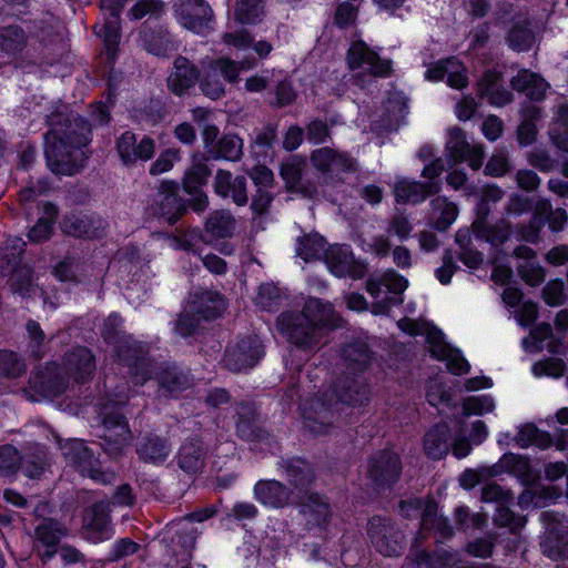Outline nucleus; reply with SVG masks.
<instances>
[{"instance_id": "obj_54", "label": "nucleus", "mask_w": 568, "mask_h": 568, "mask_svg": "<svg viewBox=\"0 0 568 568\" xmlns=\"http://www.w3.org/2000/svg\"><path fill=\"white\" fill-rule=\"evenodd\" d=\"M432 206L434 214L439 212V215L436 216L435 221V226L437 230L445 231L457 217V206L444 197H437L433 200Z\"/></svg>"}, {"instance_id": "obj_19", "label": "nucleus", "mask_w": 568, "mask_h": 568, "mask_svg": "<svg viewBox=\"0 0 568 568\" xmlns=\"http://www.w3.org/2000/svg\"><path fill=\"white\" fill-rule=\"evenodd\" d=\"M179 183L171 180L162 181L154 202V213L174 224L185 212L179 195Z\"/></svg>"}, {"instance_id": "obj_7", "label": "nucleus", "mask_w": 568, "mask_h": 568, "mask_svg": "<svg viewBox=\"0 0 568 568\" xmlns=\"http://www.w3.org/2000/svg\"><path fill=\"white\" fill-rule=\"evenodd\" d=\"M302 412L304 427L317 436L329 434L339 416V408L327 394L313 397L303 405Z\"/></svg>"}, {"instance_id": "obj_21", "label": "nucleus", "mask_w": 568, "mask_h": 568, "mask_svg": "<svg viewBox=\"0 0 568 568\" xmlns=\"http://www.w3.org/2000/svg\"><path fill=\"white\" fill-rule=\"evenodd\" d=\"M427 342L432 355L439 361H446L449 372L455 375L468 373L470 368L468 362L462 356L459 351L452 348L444 342L443 334L439 331L428 332Z\"/></svg>"}, {"instance_id": "obj_57", "label": "nucleus", "mask_w": 568, "mask_h": 568, "mask_svg": "<svg viewBox=\"0 0 568 568\" xmlns=\"http://www.w3.org/2000/svg\"><path fill=\"white\" fill-rule=\"evenodd\" d=\"M305 166V160L300 156H292L282 163L280 173L288 191L303 178Z\"/></svg>"}, {"instance_id": "obj_11", "label": "nucleus", "mask_w": 568, "mask_h": 568, "mask_svg": "<svg viewBox=\"0 0 568 568\" xmlns=\"http://www.w3.org/2000/svg\"><path fill=\"white\" fill-rule=\"evenodd\" d=\"M400 474V457L392 450H379L368 459L367 476L378 489L390 487Z\"/></svg>"}, {"instance_id": "obj_9", "label": "nucleus", "mask_w": 568, "mask_h": 568, "mask_svg": "<svg viewBox=\"0 0 568 568\" xmlns=\"http://www.w3.org/2000/svg\"><path fill=\"white\" fill-rule=\"evenodd\" d=\"M179 23L197 34L212 30L214 12L205 0H179L173 6Z\"/></svg>"}, {"instance_id": "obj_38", "label": "nucleus", "mask_w": 568, "mask_h": 568, "mask_svg": "<svg viewBox=\"0 0 568 568\" xmlns=\"http://www.w3.org/2000/svg\"><path fill=\"white\" fill-rule=\"evenodd\" d=\"M211 158L206 154H194L192 163L186 169L183 176V190L187 194H193L196 189L204 185L211 176L212 170L207 163Z\"/></svg>"}, {"instance_id": "obj_23", "label": "nucleus", "mask_w": 568, "mask_h": 568, "mask_svg": "<svg viewBox=\"0 0 568 568\" xmlns=\"http://www.w3.org/2000/svg\"><path fill=\"white\" fill-rule=\"evenodd\" d=\"M200 79V70L187 58L179 55L173 62V70L166 79L169 90L182 97L195 85Z\"/></svg>"}, {"instance_id": "obj_3", "label": "nucleus", "mask_w": 568, "mask_h": 568, "mask_svg": "<svg viewBox=\"0 0 568 568\" xmlns=\"http://www.w3.org/2000/svg\"><path fill=\"white\" fill-rule=\"evenodd\" d=\"M122 320L118 314L110 315L103 325L102 335L108 343H114L118 359L129 367L135 385H143L149 378L150 358L148 349L131 336H121Z\"/></svg>"}, {"instance_id": "obj_58", "label": "nucleus", "mask_w": 568, "mask_h": 568, "mask_svg": "<svg viewBox=\"0 0 568 568\" xmlns=\"http://www.w3.org/2000/svg\"><path fill=\"white\" fill-rule=\"evenodd\" d=\"M338 153V150L328 146L320 148L311 153L310 160L318 172L326 175L333 173L334 161H336Z\"/></svg>"}, {"instance_id": "obj_35", "label": "nucleus", "mask_w": 568, "mask_h": 568, "mask_svg": "<svg viewBox=\"0 0 568 568\" xmlns=\"http://www.w3.org/2000/svg\"><path fill=\"white\" fill-rule=\"evenodd\" d=\"M178 466L186 474L199 473L204 464V448L197 437L186 439L176 456Z\"/></svg>"}, {"instance_id": "obj_1", "label": "nucleus", "mask_w": 568, "mask_h": 568, "mask_svg": "<svg viewBox=\"0 0 568 568\" xmlns=\"http://www.w3.org/2000/svg\"><path fill=\"white\" fill-rule=\"evenodd\" d=\"M49 132L44 134L48 168L59 175H74L89 158L91 124L79 114L55 112L48 116Z\"/></svg>"}, {"instance_id": "obj_12", "label": "nucleus", "mask_w": 568, "mask_h": 568, "mask_svg": "<svg viewBox=\"0 0 568 568\" xmlns=\"http://www.w3.org/2000/svg\"><path fill=\"white\" fill-rule=\"evenodd\" d=\"M116 153L125 165H134L136 162H148L155 154V141L143 135L140 140L132 131H125L115 140Z\"/></svg>"}, {"instance_id": "obj_36", "label": "nucleus", "mask_w": 568, "mask_h": 568, "mask_svg": "<svg viewBox=\"0 0 568 568\" xmlns=\"http://www.w3.org/2000/svg\"><path fill=\"white\" fill-rule=\"evenodd\" d=\"M423 447L425 454L432 459H440L450 448V429L446 424H437L424 436Z\"/></svg>"}, {"instance_id": "obj_37", "label": "nucleus", "mask_w": 568, "mask_h": 568, "mask_svg": "<svg viewBox=\"0 0 568 568\" xmlns=\"http://www.w3.org/2000/svg\"><path fill=\"white\" fill-rule=\"evenodd\" d=\"M104 438L110 444H114V450L121 448L131 439V430L125 417L118 413L111 412L103 417Z\"/></svg>"}, {"instance_id": "obj_63", "label": "nucleus", "mask_w": 568, "mask_h": 568, "mask_svg": "<svg viewBox=\"0 0 568 568\" xmlns=\"http://www.w3.org/2000/svg\"><path fill=\"white\" fill-rule=\"evenodd\" d=\"M494 407V399L488 395L469 396L463 402V412L466 416L490 413Z\"/></svg>"}, {"instance_id": "obj_6", "label": "nucleus", "mask_w": 568, "mask_h": 568, "mask_svg": "<svg viewBox=\"0 0 568 568\" xmlns=\"http://www.w3.org/2000/svg\"><path fill=\"white\" fill-rule=\"evenodd\" d=\"M346 62L351 71L357 77L371 75L373 78H386L392 72L389 60L382 59L377 52L368 47L363 40L351 43Z\"/></svg>"}, {"instance_id": "obj_22", "label": "nucleus", "mask_w": 568, "mask_h": 568, "mask_svg": "<svg viewBox=\"0 0 568 568\" xmlns=\"http://www.w3.org/2000/svg\"><path fill=\"white\" fill-rule=\"evenodd\" d=\"M295 504L300 505L301 514L308 528L323 527L331 519V505L324 496L317 493L305 491V495L298 498Z\"/></svg>"}, {"instance_id": "obj_43", "label": "nucleus", "mask_w": 568, "mask_h": 568, "mask_svg": "<svg viewBox=\"0 0 568 568\" xmlns=\"http://www.w3.org/2000/svg\"><path fill=\"white\" fill-rule=\"evenodd\" d=\"M243 140L236 134H224L219 139L216 146L211 151L209 158L212 160H224L237 162L243 156Z\"/></svg>"}, {"instance_id": "obj_24", "label": "nucleus", "mask_w": 568, "mask_h": 568, "mask_svg": "<svg viewBox=\"0 0 568 568\" xmlns=\"http://www.w3.org/2000/svg\"><path fill=\"white\" fill-rule=\"evenodd\" d=\"M335 404L362 406L368 402L369 390L364 379L358 376L339 377L334 386Z\"/></svg>"}, {"instance_id": "obj_5", "label": "nucleus", "mask_w": 568, "mask_h": 568, "mask_svg": "<svg viewBox=\"0 0 568 568\" xmlns=\"http://www.w3.org/2000/svg\"><path fill=\"white\" fill-rule=\"evenodd\" d=\"M61 450L67 462L72 465L82 476H88L103 485L111 484L115 474L102 470L100 462L94 458L92 450L80 439H70L61 445Z\"/></svg>"}, {"instance_id": "obj_10", "label": "nucleus", "mask_w": 568, "mask_h": 568, "mask_svg": "<svg viewBox=\"0 0 568 568\" xmlns=\"http://www.w3.org/2000/svg\"><path fill=\"white\" fill-rule=\"evenodd\" d=\"M446 153L452 165L466 161L473 170L480 169L485 158L483 145L470 144L465 131L457 126L448 130Z\"/></svg>"}, {"instance_id": "obj_55", "label": "nucleus", "mask_w": 568, "mask_h": 568, "mask_svg": "<svg viewBox=\"0 0 568 568\" xmlns=\"http://www.w3.org/2000/svg\"><path fill=\"white\" fill-rule=\"evenodd\" d=\"M343 358L354 371L364 369L371 359L369 352L365 344H349L343 349Z\"/></svg>"}, {"instance_id": "obj_32", "label": "nucleus", "mask_w": 568, "mask_h": 568, "mask_svg": "<svg viewBox=\"0 0 568 568\" xmlns=\"http://www.w3.org/2000/svg\"><path fill=\"white\" fill-rule=\"evenodd\" d=\"M500 75L496 71H487L478 82V94L495 106H504L513 102L514 94L499 85Z\"/></svg>"}, {"instance_id": "obj_42", "label": "nucleus", "mask_w": 568, "mask_h": 568, "mask_svg": "<svg viewBox=\"0 0 568 568\" xmlns=\"http://www.w3.org/2000/svg\"><path fill=\"white\" fill-rule=\"evenodd\" d=\"M327 242L318 233H307L296 240V255L305 262L317 261L324 257Z\"/></svg>"}, {"instance_id": "obj_2", "label": "nucleus", "mask_w": 568, "mask_h": 568, "mask_svg": "<svg viewBox=\"0 0 568 568\" xmlns=\"http://www.w3.org/2000/svg\"><path fill=\"white\" fill-rule=\"evenodd\" d=\"M342 325L333 305L317 297H308L300 313L284 312L276 320V327L286 339L303 351H312L322 342L324 329Z\"/></svg>"}, {"instance_id": "obj_30", "label": "nucleus", "mask_w": 568, "mask_h": 568, "mask_svg": "<svg viewBox=\"0 0 568 568\" xmlns=\"http://www.w3.org/2000/svg\"><path fill=\"white\" fill-rule=\"evenodd\" d=\"M140 41L144 50L156 57H166L178 49L170 31L163 27H144L140 32Z\"/></svg>"}, {"instance_id": "obj_39", "label": "nucleus", "mask_w": 568, "mask_h": 568, "mask_svg": "<svg viewBox=\"0 0 568 568\" xmlns=\"http://www.w3.org/2000/svg\"><path fill=\"white\" fill-rule=\"evenodd\" d=\"M26 242L18 236L8 237L0 244V278L9 276L21 263Z\"/></svg>"}, {"instance_id": "obj_44", "label": "nucleus", "mask_w": 568, "mask_h": 568, "mask_svg": "<svg viewBox=\"0 0 568 568\" xmlns=\"http://www.w3.org/2000/svg\"><path fill=\"white\" fill-rule=\"evenodd\" d=\"M27 44L24 31L18 26H9L0 30V55H16Z\"/></svg>"}, {"instance_id": "obj_46", "label": "nucleus", "mask_w": 568, "mask_h": 568, "mask_svg": "<svg viewBox=\"0 0 568 568\" xmlns=\"http://www.w3.org/2000/svg\"><path fill=\"white\" fill-rule=\"evenodd\" d=\"M64 233L75 237L97 236V229L89 216L71 214L65 216L62 222Z\"/></svg>"}, {"instance_id": "obj_62", "label": "nucleus", "mask_w": 568, "mask_h": 568, "mask_svg": "<svg viewBox=\"0 0 568 568\" xmlns=\"http://www.w3.org/2000/svg\"><path fill=\"white\" fill-rule=\"evenodd\" d=\"M181 152L179 149H165L160 153L158 159L152 162L149 169V173L153 176L163 174L173 169L174 163L180 161Z\"/></svg>"}, {"instance_id": "obj_51", "label": "nucleus", "mask_w": 568, "mask_h": 568, "mask_svg": "<svg viewBox=\"0 0 568 568\" xmlns=\"http://www.w3.org/2000/svg\"><path fill=\"white\" fill-rule=\"evenodd\" d=\"M197 82L202 93L212 100H219L225 95L224 83L221 81L219 73L211 64Z\"/></svg>"}, {"instance_id": "obj_50", "label": "nucleus", "mask_w": 568, "mask_h": 568, "mask_svg": "<svg viewBox=\"0 0 568 568\" xmlns=\"http://www.w3.org/2000/svg\"><path fill=\"white\" fill-rule=\"evenodd\" d=\"M263 12L262 0H237L234 16L242 24H253L260 21Z\"/></svg>"}, {"instance_id": "obj_48", "label": "nucleus", "mask_w": 568, "mask_h": 568, "mask_svg": "<svg viewBox=\"0 0 568 568\" xmlns=\"http://www.w3.org/2000/svg\"><path fill=\"white\" fill-rule=\"evenodd\" d=\"M515 440L521 448H527L530 445H536L540 448H547L552 443L548 434L540 432L532 424H526L520 427L515 437Z\"/></svg>"}, {"instance_id": "obj_56", "label": "nucleus", "mask_w": 568, "mask_h": 568, "mask_svg": "<svg viewBox=\"0 0 568 568\" xmlns=\"http://www.w3.org/2000/svg\"><path fill=\"white\" fill-rule=\"evenodd\" d=\"M103 38L109 60H113L116 54L120 41V23L115 20H106L105 23L97 31Z\"/></svg>"}, {"instance_id": "obj_14", "label": "nucleus", "mask_w": 568, "mask_h": 568, "mask_svg": "<svg viewBox=\"0 0 568 568\" xmlns=\"http://www.w3.org/2000/svg\"><path fill=\"white\" fill-rule=\"evenodd\" d=\"M150 378H154L158 382V393L161 396L175 397L193 384V378L189 372L175 364H165L153 369L150 362L148 379Z\"/></svg>"}, {"instance_id": "obj_16", "label": "nucleus", "mask_w": 568, "mask_h": 568, "mask_svg": "<svg viewBox=\"0 0 568 568\" xmlns=\"http://www.w3.org/2000/svg\"><path fill=\"white\" fill-rule=\"evenodd\" d=\"M83 529L87 539L92 542H101L111 538L112 528L109 501H97L85 509Z\"/></svg>"}, {"instance_id": "obj_4", "label": "nucleus", "mask_w": 568, "mask_h": 568, "mask_svg": "<svg viewBox=\"0 0 568 568\" xmlns=\"http://www.w3.org/2000/svg\"><path fill=\"white\" fill-rule=\"evenodd\" d=\"M68 385L69 381L62 367L51 362L30 377L29 387L23 389V396L30 402L51 399L60 396Z\"/></svg>"}, {"instance_id": "obj_45", "label": "nucleus", "mask_w": 568, "mask_h": 568, "mask_svg": "<svg viewBox=\"0 0 568 568\" xmlns=\"http://www.w3.org/2000/svg\"><path fill=\"white\" fill-rule=\"evenodd\" d=\"M537 214L542 220L546 217L548 227L551 232L558 233L564 231L568 223V214L564 209H552L551 203L547 199H540L536 202Z\"/></svg>"}, {"instance_id": "obj_15", "label": "nucleus", "mask_w": 568, "mask_h": 568, "mask_svg": "<svg viewBox=\"0 0 568 568\" xmlns=\"http://www.w3.org/2000/svg\"><path fill=\"white\" fill-rule=\"evenodd\" d=\"M68 534L65 525L57 519H44L34 526V545L43 562L57 554L60 540Z\"/></svg>"}, {"instance_id": "obj_61", "label": "nucleus", "mask_w": 568, "mask_h": 568, "mask_svg": "<svg viewBox=\"0 0 568 568\" xmlns=\"http://www.w3.org/2000/svg\"><path fill=\"white\" fill-rule=\"evenodd\" d=\"M256 304L265 311H274L280 306L281 293L272 283L262 284L255 297Z\"/></svg>"}, {"instance_id": "obj_49", "label": "nucleus", "mask_w": 568, "mask_h": 568, "mask_svg": "<svg viewBox=\"0 0 568 568\" xmlns=\"http://www.w3.org/2000/svg\"><path fill=\"white\" fill-rule=\"evenodd\" d=\"M28 349L36 358H41L47 353V336L40 324L29 320L26 324Z\"/></svg>"}, {"instance_id": "obj_18", "label": "nucleus", "mask_w": 568, "mask_h": 568, "mask_svg": "<svg viewBox=\"0 0 568 568\" xmlns=\"http://www.w3.org/2000/svg\"><path fill=\"white\" fill-rule=\"evenodd\" d=\"M213 190L220 197L231 199L236 206H245L250 200L245 176H234L231 171L224 169L215 172Z\"/></svg>"}, {"instance_id": "obj_52", "label": "nucleus", "mask_w": 568, "mask_h": 568, "mask_svg": "<svg viewBox=\"0 0 568 568\" xmlns=\"http://www.w3.org/2000/svg\"><path fill=\"white\" fill-rule=\"evenodd\" d=\"M24 361L12 351H0V376L18 378L26 373Z\"/></svg>"}, {"instance_id": "obj_64", "label": "nucleus", "mask_w": 568, "mask_h": 568, "mask_svg": "<svg viewBox=\"0 0 568 568\" xmlns=\"http://www.w3.org/2000/svg\"><path fill=\"white\" fill-rule=\"evenodd\" d=\"M534 40L532 32L523 24H515L507 37L510 48L516 51H526L530 48Z\"/></svg>"}, {"instance_id": "obj_28", "label": "nucleus", "mask_w": 568, "mask_h": 568, "mask_svg": "<svg viewBox=\"0 0 568 568\" xmlns=\"http://www.w3.org/2000/svg\"><path fill=\"white\" fill-rule=\"evenodd\" d=\"M225 308V298L217 291L197 290L190 296V310L204 320L221 316Z\"/></svg>"}, {"instance_id": "obj_33", "label": "nucleus", "mask_w": 568, "mask_h": 568, "mask_svg": "<svg viewBox=\"0 0 568 568\" xmlns=\"http://www.w3.org/2000/svg\"><path fill=\"white\" fill-rule=\"evenodd\" d=\"M511 88L520 93H525L529 100L540 101L545 98L549 84L537 73L529 70H520L517 75L510 80Z\"/></svg>"}, {"instance_id": "obj_31", "label": "nucleus", "mask_w": 568, "mask_h": 568, "mask_svg": "<svg viewBox=\"0 0 568 568\" xmlns=\"http://www.w3.org/2000/svg\"><path fill=\"white\" fill-rule=\"evenodd\" d=\"M438 506L434 500H428L424 507L422 513V523L420 530L418 531L413 546L418 547L422 540L424 539L425 530H435L443 538H448L453 536V527L449 525L448 519L442 516H438Z\"/></svg>"}, {"instance_id": "obj_29", "label": "nucleus", "mask_w": 568, "mask_h": 568, "mask_svg": "<svg viewBox=\"0 0 568 568\" xmlns=\"http://www.w3.org/2000/svg\"><path fill=\"white\" fill-rule=\"evenodd\" d=\"M281 466L287 475L296 500L303 497L305 491H311L310 486L315 480L314 469L311 464L300 458H293L282 462Z\"/></svg>"}, {"instance_id": "obj_53", "label": "nucleus", "mask_w": 568, "mask_h": 568, "mask_svg": "<svg viewBox=\"0 0 568 568\" xmlns=\"http://www.w3.org/2000/svg\"><path fill=\"white\" fill-rule=\"evenodd\" d=\"M22 471L31 479L40 478L48 467L47 454L43 449H37L33 453L21 457L20 464Z\"/></svg>"}, {"instance_id": "obj_41", "label": "nucleus", "mask_w": 568, "mask_h": 568, "mask_svg": "<svg viewBox=\"0 0 568 568\" xmlns=\"http://www.w3.org/2000/svg\"><path fill=\"white\" fill-rule=\"evenodd\" d=\"M204 230L214 239L232 237L236 230V219L230 210L212 211L205 220Z\"/></svg>"}, {"instance_id": "obj_47", "label": "nucleus", "mask_w": 568, "mask_h": 568, "mask_svg": "<svg viewBox=\"0 0 568 568\" xmlns=\"http://www.w3.org/2000/svg\"><path fill=\"white\" fill-rule=\"evenodd\" d=\"M8 277L10 290L21 297L30 296L33 291L32 271L28 265H20L11 271Z\"/></svg>"}, {"instance_id": "obj_59", "label": "nucleus", "mask_w": 568, "mask_h": 568, "mask_svg": "<svg viewBox=\"0 0 568 568\" xmlns=\"http://www.w3.org/2000/svg\"><path fill=\"white\" fill-rule=\"evenodd\" d=\"M21 464L18 449L11 445L0 446V476H12Z\"/></svg>"}, {"instance_id": "obj_26", "label": "nucleus", "mask_w": 568, "mask_h": 568, "mask_svg": "<svg viewBox=\"0 0 568 568\" xmlns=\"http://www.w3.org/2000/svg\"><path fill=\"white\" fill-rule=\"evenodd\" d=\"M135 450L143 463L162 465L171 455L172 446L168 438L150 433L139 438Z\"/></svg>"}, {"instance_id": "obj_27", "label": "nucleus", "mask_w": 568, "mask_h": 568, "mask_svg": "<svg viewBox=\"0 0 568 568\" xmlns=\"http://www.w3.org/2000/svg\"><path fill=\"white\" fill-rule=\"evenodd\" d=\"M440 186V181H426L422 183L402 179L395 183L394 195L396 202L417 204L425 201L428 196L438 193Z\"/></svg>"}, {"instance_id": "obj_25", "label": "nucleus", "mask_w": 568, "mask_h": 568, "mask_svg": "<svg viewBox=\"0 0 568 568\" xmlns=\"http://www.w3.org/2000/svg\"><path fill=\"white\" fill-rule=\"evenodd\" d=\"M324 257L329 271L338 277H362L364 274V266L355 262L352 251L346 245L327 247Z\"/></svg>"}, {"instance_id": "obj_34", "label": "nucleus", "mask_w": 568, "mask_h": 568, "mask_svg": "<svg viewBox=\"0 0 568 568\" xmlns=\"http://www.w3.org/2000/svg\"><path fill=\"white\" fill-rule=\"evenodd\" d=\"M473 231L478 240H483L493 246H499L509 240L513 234V226L506 219H501L491 225L487 221L478 219L473 223Z\"/></svg>"}, {"instance_id": "obj_13", "label": "nucleus", "mask_w": 568, "mask_h": 568, "mask_svg": "<svg viewBox=\"0 0 568 568\" xmlns=\"http://www.w3.org/2000/svg\"><path fill=\"white\" fill-rule=\"evenodd\" d=\"M264 355L263 344L257 336H247L230 347L224 356L225 367L235 373L252 368Z\"/></svg>"}, {"instance_id": "obj_60", "label": "nucleus", "mask_w": 568, "mask_h": 568, "mask_svg": "<svg viewBox=\"0 0 568 568\" xmlns=\"http://www.w3.org/2000/svg\"><path fill=\"white\" fill-rule=\"evenodd\" d=\"M494 523L499 527H507L516 534L526 525V518L515 515L508 507L499 505L494 516Z\"/></svg>"}, {"instance_id": "obj_17", "label": "nucleus", "mask_w": 568, "mask_h": 568, "mask_svg": "<svg viewBox=\"0 0 568 568\" xmlns=\"http://www.w3.org/2000/svg\"><path fill=\"white\" fill-rule=\"evenodd\" d=\"M63 373L77 383H84L94 375L97 365L92 352L84 346H77L67 352L62 358Z\"/></svg>"}, {"instance_id": "obj_8", "label": "nucleus", "mask_w": 568, "mask_h": 568, "mask_svg": "<svg viewBox=\"0 0 568 568\" xmlns=\"http://www.w3.org/2000/svg\"><path fill=\"white\" fill-rule=\"evenodd\" d=\"M371 545L383 556L397 557L404 550V535L389 518L373 517L367 524Z\"/></svg>"}, {"instance_id": "obj_40", "label": "nucleus", "mask_w": 568, "mask_h": 568, "mask_svg": "<svg viewBox=\"0 0 568 568\" xmlns=\"http://www.w3.org/2000/svg\"><path fill=\"white\" fill-rule=\"evenodd\" d=\"M383 280L386 288L385 296L382 297V302L373 303L372 312L374 314L386 313L396 301V297L400 295L408 285L407 280L393 270L385 272Z\"/></svg>"}, {"instance_id": "obj_20", "label": "nucleus", "mask_w": 568, "mask_h": 568, "mask_svg": "<svg viewBox=\"0 0 568 568\" xmlns=\"http://www.w3.org/2000/svg\"><path fill=\"white\" fill-rule=\"evenodd\" d=\"M254 496L261 504L272 508H284L296 503L294 490L274 479L258 480L254 486Z\"/></svg>"}]
</instances>
